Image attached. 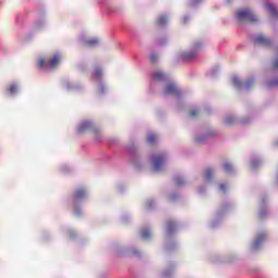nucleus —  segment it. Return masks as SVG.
Masks as SVG:
<instances>
[{
	"instance_id": "nucleus-1",
	"label": "nucleus",
	"mask_w": 278,
	"mask_h": 278,
	"mask_svg": "<svg viewBox=\"0 0 278 278\" xmlns=\"http://www.w3.org/2000/svg\"><path fill=\"white\" fill-rule=\"evenodd\" d=\"M237 18L239 21H245L247 23H257V16L249 9L238 11Z\"/></svg>"
},
{
	"instance_id": "nucleus-2",
	"label": "nucleus",
	"mask_w": 278,
	"mask_h": 278,
	"mask_svg": "<svg viewBox=\"0 0 278 278\" xmlns=\"http://www.w3.org/2000/svg\"><path fill=\"white\" fill-rule=\"evenodd\" d=\"M166 160V156L164 154H155L152 156L153 162V170L157 172L162 169V166L164 165V162Z\"/></svg>"
},
{
	"instance_id": "nucleus-3",
	"label": "nucleus",
	"mask_w": 278,
	"mask_h": 278,
	"mask_svg": "<svg viewBox=\"0 0 278 278\" xmlns=\"http://www.w3.org/2000/svg\"><path fill=\"white\" fill-rule=\"evenodd\" d=\"M164 94H172L173 97H179V89L177 88V85L174 83H169L166 85Z\"/></svg>"
},
{
	"instance_id": "nucleus-4",
	"label": "nucleus",
	"mask_w": 278,
	"mask_h": 278,
	"mask_svg": "<svg viewBox=\"0 0 278 278\" xmlns=\"http://www.w3.org/2000/svg\"><path fill=\"white\" fill-rule=\"evenodd\" d=\"M253 42H255L256 45H262L263 47H270V45H273V41L264 37V35H258L257 37H255L253 39Z\"/></svg>"
},
{
	"instance_id": "nucleus-5",
	"label": "nucleus",
	"mask_w": 278,
	"mask_h": 278,
	"mask_svg": "<svg viewBox=\"0 0 278 278\" xmlns=\"http://www.w3.org/2000/svg\"><path fill=\"white\" fill-rule=\"evenodd\" d=\"M201 48V43H194L193 45V50L189 53L182 54L184 60H194L197 58V51Z\"/></svg>"
},
{
	"instance_id": "nucleus-6",
	"label": "nucleus",
	"mask_w": 278,
	"mask_h": 278,
	"mask_svg": "<svg viewBox=\"0 0 278 278\" xmlns=\"http://www.w3.org/2000/svg\"><path fill=\"white\" fill-rule=\"evenodd\" d=\"M267 235L266 232H261L256 236L252 249H260V245L266 240Z\"/></svg>"
},
{
	"instance_id": "nucleus-7",
	"label": "nucleus",
	"mask_w": 278,
	"mask_h": 278,
	"mask_svg": "<svg viewBox=\"0 0 278 278\" xmlns=\"http://www.w3.org/2000/svg\"><path fill=\"white\" fill-rule=\"evenodd\" d=\"M91 127H92V122L90 121L83 122L78 127V132L84 134V131H88V129H90Z\"/></svg>"
},
{
	"instance_id": "nucleus-8",
	"label": "nucleus",
	"mask_w": 278,
	"mask_h": 278,
	"mask_svg": "<svg viewBox=\"0 0 278 278\" xmlns=\"http://www.w3.org/2000/svg\"><path fill=\"white\" fill-rule=\"evenodd\" d=\"M86 198V190L84 189H77L74 192V201H81V199Z\"/></svg>"
},
{
	"instance_id": "nucleus-9",
	"label": "nucleus",
	"mask_w": 278,
	"mask_h": 278,
	"mask_svg": "<svg viewBox=\"0 0 278 278\" xmlns=\"http://www.w3.org/2000/svg\"><path fill=\"white\" fill-rule=\"evenodd\" d=\"M62 56L60 54H54L50 60V68H55L60 64Z\"/></svg>"
},
{
	"instance_id": "nucleus-10",
	"label": "nucleus",
	"mask_w": 278,
	"mask_h": 278,
	"mask_svg": "<svg viewBox=\"0 0 278 278\" xmlns=\"http://www.w3.org/2000/svg\"><path fill=\"white\" fill-rule=\"evenodd\" d=\"M152 79H154V81H164L166 79V76L162 72H155L152 75Z\"/></svg>"
},
{
	"instance_id": "nucleus-11",
	"label": "nucleus",
	"mask_w": 278,
	"mask_h": 278,
	"mask_svg": "<svg viewBox=\"0 0 278 278\" xmlns=\"http://www.w3.org/2000/svg\"><path fill=\"white\" fill-rule=\"evenodd\" d=\"M168 23V17L164 16V15H161L157 21H156V24L160 25V26H164Z\"/></svg>"
},
{
	"instance_id": "nucleus-12",
	"label": "nucleus",
	"mask_w": 278,
	"mask_h": 278,
	"mask_svg": "<svg viewBox=\"0 0 278 278\" xmlns=\"http://www.w3.org/2000/svg\"><path fill=\"white\" fill-rule=\"evenodd\" d=\"M93 76L96 79H101V77L103 76V71L101 70V67H96L93 70Z\"/></svg>"
},
{
	"instance_id": "nucleus-13",
	"label": "nucleus",
	"mask_w": 278,
	"mask_h": 278,
	"mask_svg": "<svg viewBox=\"0 0 278 278\" xmlns=\"http://www.w3.org/2000/svg\"><path fill=\"white\" fill-rule=\"evenodd\" d=\"M267 10H268V12L271 13V16H275V17L278 16V12H277V9L275 8V5L267 4Z\"/></svg>"
},
{
	"instance_id": "nucleus-14",
	"label": "nucleus",
	"mask_w": 278,
	"mask_h": 278,
	"mask_svg": "<svg viewBox=\"0 0 278 278\" xmlns=\"http://www.w3.org/2000/svg\"><path fill=\"white\" fill-rule=\"evenodd\" d=\"M213 176H214V169L207 168L204 174L206 181H210V179H212Z\"/></svg>"
},
{
	"instance_id": "nucleus-15",
	"label": "nucleus",
	"mask_w": 278,
	"mask_h": 278,
	"mask_svg": "<svg viewBox=\"0 0 278 278\" xmlns=\"http://www.w3.org/2000/svg\"><path fill=\"white\" fill-rule=\"evenodd\" d=\"M99 45V39L93 38L86 41L87 47H97Z\"/></svg>"
},
{
	"instance_id": "nucleus-16",
	"label": "nucleus",
	"mask_w": 278,
	"mask_h": 278,
	"mask_svg": "<svg viewBox=\"0 0 278 278\" xmlns=\"http://www.w3.org/2000/svg\"><path fill=\"white\" fill-rule=\"evenodd\" d=\"M147 141L149 142V144H154V142L157 141V137L154 134H150L148 135Z\"/></svg>"
},
{
	"instance_id": "nucleus-17",
	"label": "nucleus",
	"mask_w": 278,
	"mask_h": 278,
	"mask_svg": "<svg viewBox=\"0 0 278 278\" xmlns=\"http://www.w3.org/2000/svg\"><path fill=\"white\" fill-rule=\"evenodd\" d=\"M141 237L144 239V240H148V238H151V231L149 229H144L141 231Z\"/></svg>"
},
{
	"instance_id": "nucleus-18",
	"label": "nucleus",
	"mask_w": 278,
	"mask_h": 278,
	"mask_svg": "<svg viewBox=\"0 0 278 278\" xmlns=\"http://www.w3.org/2000/svg\"><path fill=\"white\" fill-rule=\"evenodd\" d=\"M16 90H18V88L16 87V85H10L8 91L10 94H16Z\"/></svg>"
},
{
	"instance_id": "nucleus-19",
	"label": "nucleus",
	"mask_w": 278,
	"mask_h": 278,
	"mask_svg": "<svg viewBox=\"0 0 278 278\" xmlns=\"http://www.w3.org/2000/svg\"><path fill=\"white\" fill-rule=\"evenodd\" d=\"M224 170H225L226 173H231V170H233V166H231L230 163H225V164H224Z\"/></svg>"
},
{
	"instance_id": "nucleus-20",
	"label": "nucleus",
	"mask_w": 278,
	"mask_h": 278,
	"mask_svg": "<svg viewBox=\"0 0 278 278\" xmlns=\"http://www.w3.org/2000/svg\"><path fill=\"white\" fill-rule=\"evenodd\" d=\"M175 230V224L173 222L167 223V231L170 233L172 231Z\"/></svg>"
},
{
	"instance_id": "nucleus-21",
	"label": "nucleus",
	"mask_w": 278,
	"mask_h": 278,
	"mask_svg": "<svg viewBox=\"0 0 278 278\" xmlns=\"http://www.w3.org/2000/svg\"><path fill=\"white\" fill-rule=\"evenodd\" d=\"M38 66H39V68H45V66H47V63L45 62V59H39Z\"/></svg>"
},
{
	"instance_id": "nucleus-22",
	"label": "nucleus",
	"mask_w": 278,
	"mask_h": 278,
	"mask_svg": "<svg viewBox=\"0 0 278 278\" xmlns=\"http://www.w3.org/2000/svg\"><path fill=\"white\" fill-rule=\"evenodd\" d=\"M232 84H233V86H242V83L240 81V79L238 77L232 78Z\"/></svg>"
},
{
	"instance_id": "nucleus-23",
	"label": "nucleus",
	"mask_w": 278,
	"mask_h": 278,
	"mask_svg": "<svg viewBox=\"0 0 278 278\" xmlns=\"http://www.w3.org/2000/svg\"><path fill=\"white\" fill-rule=\"evenodd\" d=\"M189 114L192 118H194V116H199V110L192 109Z\"/></svg>"
},
{
	"instance_id": "nucleus-24",
	"label": "nucleus",
	"mask_w": 278,
	"mask_h": 278,
	"mask_svg": "<svg viewBox=\"0 0 278 278\" xmlns=\"http://www.w3.org/2000/svg\"><path fill=\"white\" fill-rule=\"evenodd\" d=\"M226 125H233V123H236V119H233V117H227L225 119Z\"/></svg>"
},
{
	"instance_id": "nucleus-25",
	"label": "nucleus",
	"mask_w": 278,
	"mask_h": 278,
	"mask_svg": "<svg viewBox=\"0 0 278 278\" xmlns=\"http://www.w3.org/2000/svg\"><path fill=\"white\" fill-rule=\"evenodd\" d=\"M253 84H255V80L253 78L249 79L247 83H245V88H251V86H253Z\"/></svg>"
},
{
	"instance_id": "nucleus-26",
	"label": "nucleus",
	"mask_w": 278,
	"mask_h": 278,
	"mask_svg": "<svg viewBox=\"0 0 278 278\" xmlns=\"http://www.w3.org/2000/svg\"><path fill=\"white\" fill-rule=\"evenodd\" d=\"M269 88H273V86H278V78L271 80L269 84H268Z\"/></svg>"
},
{
	"instance_id": "nucleus-27",
	"label": "nucleus",
	"mask_w": 278,
	"mask_h": 278,
	"mask_svg": "<svg viewBox=\"0 0 278 278\" xmlns=\"http://www.w3.org/2000/svg\"><path fill=\"white\" fill-rule=\"evenodd\" d=\"M185 181L181 178H176V185L177 186H184Z\"/></svg>"
},
{
	"instance_id": "nucleus-28",
	"label": "nucleus",
	"mask_w": 278,
	"mask_h": 278,
	"mask_svg": "<svg viewBox=\"0 0 278 278\" xmlns=\"http://www.w3.org/2000/svg\"><path fill=\"white\" fill-rule=\"evenodd\" d=\"M151 62H152V64H155V62H157V55L156 54L151 55Z\"/></svg>"
},
{
	"instance_id": "nucleus-29",
	"label": "nucleus",
	"mask_w": 278,
	"mask_h": 278,
	"mask_svg": "<svg viewBox=\"0 0 278 278\" xmlns=\"http://www.w3.org/2000/svg\"><path fill=\"white\" fill-rule=\"evenodd\" d=\"M219 188H220V190H222L223 192H225V190H227V185L222 184V185H219Z\"/></svg>"
},
{
	"instance_id": "nucleus-30",
	"label": "nucleus",
	"mask_w": 278,
	"mask_h": 278,
	"mask_svg": "<svg viewBox=\"0 0 278 278\" xmlns=\"http://www.w3.org/2000/svg\"><path fill=\"white\" fill-rule=\"evenodd\" d=\"M274 68H278V59L273 64Z\"/></svg>"
},
{
	"instance_id": "nucleus-31",
	"label": "nucleus",
	"mask_w": 278,
	"mask_h": 278,
	"mask_svg": "<svg viewBox=\"0 0 278 278\" xmlns=\"http://www.w3.org/2000/svg\"><path fill=\"white\" fill-rule=\"evenodd\" d=\"M203 139L202 138H197V142H202Z\"/></svg>"
},
{
	"instance_id": "nucleus-32",
	"label": "nucleus",
	"mask_w": 278,
	"mask_h": 278,
	"mask_svg": "<svg viewBox=\"0 0 278 278\" xmlns=\"http://www.w3.org/2000/svg\"><path fill=\"white\" fill-rule=\"evenodd\" d=\"M275 144H276V147H278V140L276 141V143H275Z\"/></svg>"
},
{
	"instance_id": "nucleus-33",
	"label": "nucleus",
	"mask_w": 278,
	"mask_h": 278,
	"mask_svg": "<svg viewBox=\"0 0 278 278\" xmlns=\"http://www.w3.org/2000/svg\"><path fill=\"white\" fill-rule=\"evenodd\" d=\"M252 166H255V163H252Z\"/></svg>"
}]
</instances>
